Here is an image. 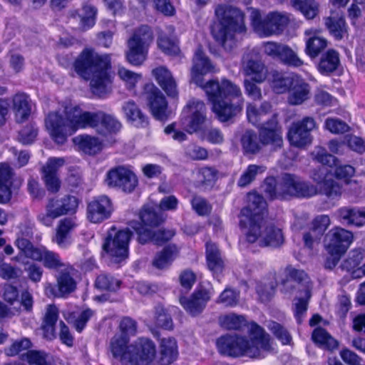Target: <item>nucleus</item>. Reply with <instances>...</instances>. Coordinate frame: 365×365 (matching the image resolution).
<instances>
[{
	"label": "nucleus",
	"instance_id": "1",
	"mask_svg": "<svg viewBox=\"0 0 365 365\" xmlns=\"http://www.w3.org/2000/svg\"><path fill=\"white\" fill-rule=\"evenodd\" d=\"M192 63V80L205 91L218 120L227 122L240 113L245 101L240 86L225 78L203 84L202 76L215 72V66L200 48L196 51Z\"/></svg>",
	"mask_w": 365,
	"mask_h": 365
},
{
	"label": "nucleus",
	"instance_id": "2",
	"mask_svg": "<svg viewBox=\"0 0 365 365\" xmlns=\"http://www.w3.org/2000/svg\"><path fill=\"white\" fill-rule=\"evenodd\" d=\"M63 114L59 111L50 112L45 118V125L52 139L63 144L68 135L79 129L93 128L98 134L106 136L121 128V123L112 115L103 111L89 112L79 106H66Z\"/></svg>",
	"mask_w": 365,
	"mask_h": 365
},
{
	"label": "nucleus",
	"instance_id": "3",
	"mask_svg": "<svg viewBox=\"0 0 365 365\" xmlns=\"http://www.w3.org/2000/svg\"><path fill=\"white\" fill-rule=\"evenodd\" d=\"M266 207L267 202L262 196L250 192L247 205L240 212V226L248 242H257L262 247H278L284 243V235L280 228L266 222Z\"/></svg>",
	"mask_w": 365,
	"mask_h": 365
},
{
	"label": "nucleus",
	"instance_id": "4",
	"mask_svg": "<svg viewBox=\"0 0 365 365\" xmlns=\"http://www.w3.org/2000/svg\"><path fill=\"white\" fill-rule=\"evenodd\" d=\"M137 322L130 317H123L119 324L121 332L110 341V351L114 358L123 364L145 365L155 356V346L147 338H138L128 346L129 337L137 333Z\"/></svg>",
	"mask_w": 365,
	"mask_h": 365
},
{
	"label": "nucleus",
	"instance_id": "5",
	"mask_svg": "<svg viewBox=\"0 0 365 365\" xmlns=\"http://www.w3.org/2000/svg\"><path fill=\"white\" fill-rule=\"evenodd\" d=\"M217 346L221 354L233 357L262 358L272 349L269 335L255 322L248 326V338L226 334L217 339Z\"/></svg>",
	"mask_w": 365,
	"mask_h": 365
},
{
	"label": "nucleus",
	"instance_id": "6",
	"mask_svg": "<svg viewBox=\"0 0 365 365\" xmlns=\"http://www.w3.org/2000/svg\"><path fill=\"white\" fill-rule=\"evenodd\" d=\"M73 67L81 77L90 81L93 94L102 96L109 91L112 83L109 55H101L92 49L86 48L76 59Z\"/></svg>",
	"mask_w": 365,
	"mask_h": 365
},
{
	"label": "nucleus",
	"instance_id": "7",
	"mask_svg": "<svg viewBox=\"0 0 365 365\" xmlns=\"http://www.w3.org/2000/svg\"><path fill=\"white\" fill-rule=\"evenodd\" d=\"M215 13L217 21L211 28V34L223 47L232 48L235 34L245 31L244 14L235 7L223 4L217 5Z\"/></svg>",
	"mask_w": 365,
	"mask_h": 365
},
{
	"label": "nucleus",
	"instance_id": "8",
	"mask_svg": "<svg viewBox=\"0 0 365 365\" xmlns=\"http://www.w3.org/2000/svg\"><path fill=\"white\" fill-rule=\"evenodd\" d=\"M285 279H282L281 291L285 294L291 295L294 289L303 291L304 297H299L294 303V317L297 323H302L307 310V303L311 297L309 279L303 270L297 269L291 266L287 267L283 271Z\"/></svg>",
	"mask_w": 365,
	"mask_h": 365
},
{
	"label": "nucleus",
	"instance_id": "9",
	"mask_svg": "<svg viewBox=\"0 0 365 365\" xmlns=\"http://www.w3.org/2000/svg\"><path fill=\"white\" fill-rule=\"evenodd\" d=\"M153 40L151 29L141 26L133 31L127 41L125 57L133 66H140L147 58L148 48Z\"/></svg>",
	"mask_w": 365,
	"mask_h": 365
},
{
	"label": "nucleus",
	"instance_id": "10",
	"mask_svg": "<svg viewBox=\"0 0 365 365\" xmlns=\"http://www.w3.org/2000/svg\"><path fill=\"white\" fill-rule=\"evenodd\" d=\"M250 21L254 31L260 36L267 37L280 34L289 23V16L278 11L262 16L259 10L251 9Z\"/></svg>",
	"mask_w": 365,
	"mask_h": 365
},
{
	"label": "nucleus",
	"instance_id": "11",
	"mask_svg": "<svg viewBox=\"0 0 365 365\" xmlns=\"http://www.w3.org/2000/svg\"><path fill=\"white\" fill-rule=\"evenodd\" d=\"M354 239L351 232L341 227H334L325 237V247L330 257L325 262V267L332 269L338 263L341 256L349 247Z\"/></svg>",
	"mask_w": 365,
	"mask_h": 365
},
{
	"label": "nucleus",
	"instance_id": "12",
	"mask_svg": "<svg viewBox=\"0 0 365 365\" xmlns=\"http://www.w3.org/2000/svg\"><path fill=\"white\" fill-rule=\"evenodd\" d=\"M298 180V176L289 173H284L277 179L267 178L263 185L264 192L272 200L294 197Z\"/></svg>",
	"mask_w": 365,
	"mask_h": 365
},
{
	"label": "nucleus",
	"instance_id": "13",
	"mask_svg": "<svg viewBox=\"0 0 365 365\" xmlns=\"http://www.w3.org/2000/svg\"><path fill=\"white\" fill-rule=\"evenodd\" d=\"M130 237L131 232L128 229L117 230L115 227H112L108 232L103 248L110 257L115 258V261L120 262L128 257Z\"/></svg>",
	"mask_w": 365,
	"mask_h": 365
},
{
	"label": "nucleus",
	"instance_id": "14",
	"mask_svg": "<svg viewBox=\"0 0 365 365\" xmlns=\"http://www.w3.org/2000/svg\"><path fill=\"white\" fill-rule=\"evenodd\" d=\"M207 120V108L203 101L190 100L182 111L181 122L185 130L193 133L200 130Z\"/></svg>",
	"mask_w": 365,
	"mask_h": 365
},
{
	"label": "nucleus",
	"instance_id": "15",
	"mask_svg": "<svg viewBox=\"0 0 365 365\" xmlns=\"http://www.w3.org/2000/svg\"><path fill=\"white\" fill-rule=\"evenodd\" d=\"M317 128L315 120L309 116L293 123L287 135L290 144L297 148H303L310 144L312 141L310 133Z\"/></svg>",
	"mask_w": 365,
	"mask_h": 365
},
{
	"label": "nucleus",
	"instance_id": "16",
	"mask_svg": "<svg viewBox=\"0 0 365 365\" xmlns=\"http://www.w3.org/2000/svg\"><path fill=\"white\" fill-rule=\"evenodd\" d=\"M242 71L244 76L257 83L264 82L268 76V68L258 57L255 50L245 53L242 58Z\"/></svg>",
	"mask_w": 365,
	"mask_h": 365
},
{
	"label": "nucleus",
	"instance_id": "17",
	"mask_svg": "<svg viewBox=\"0 0 365 365\" xmlns=\"http://www.w3.org/2000/svg\"><path fill=\"white\" fill-rule=\"evenodd\" d=\"M106 180L109 187H118L125 192H133L138 185L134 173L123 166L110 170L107 173Z\"/></svg>",
	"mask_w": 365,
	"mask_h": 365
},
{
	"label": "nucleus",
	"instance_id": "18",
	"mask_svg": "<svg viewBox=\"0 0 365 365\" xmlns=\"http://www.w3.org/2000/svg\"><path fill=\"white\" fill-rule=\"evenodd\" d=\"M145 92L153 115L161 121L167 120L170 112L168 110V102L162 92L153 83L145 86Z\"/></svg>",
	"mask_w": 365,
	"mask_h": 365
},
{
	"label": "nucleus",
	"instance_id": "19",
	"mask_svg": "<svg viewBox=\"0 0 365 365\" xmlns=\"http://www.w3.org/2000/svg\"><path fill=\"white\" fill-rule=\"evenodd\" d=\"M327 168H319L312 171L311 178L319 186V193L329 200H338L341 195V187L338 182L328 178Z\"/></svg>",
	"mask_w": 365,
	"mask_h": 365
},
{
	"label": "nucleus",
	"instance_id": "20",
	"mask_svg": "<svg viewBox=\"0 0 365 365\" xmlns=\"http://www.w3.org/2000/svg\"><path fill=\"white\" fill-rule=\"evenodd\" d=\"M113 211L112 202L106 195L93 198L87 206V218L93 223H100L110 218Z\"/></svg>",
	"mask_w": 365,
	"mask_h": 365
},
{
	"label": "nucleus",
	"instance_id": "21",
	"mask_svg": "<svg viewBox=\"0 0 365 365\" xmlns=\"http://www.w3.org/2000/svg\"><path fill=\"white\" fill-rule=\"evenodd\" d=\"M259 138L263 145H271L274 149L282 146V132L276 118L262 124L259 129Z\"/></svg>",
	"mask_w": 365,
	"mask_h": 365
},
{
	"label": "nucleus",
	"instance_id": "22",
	"mask_svg": "<svg viewBox=\"0 0 365 365\" xmlns=\"http://www.w3.org/2000/svg\"><path fill=\"white\" fill-rule=\"evenodd\" d=\"M210 299V293L205 289H200L190 297H180V303L189 314L195 317L202 312Z\"/></svg>",
	"mask_w": 365,
	"mask_h": 365
},
{
	"label": "nucleus",
	"instance_id": "23",
	"mask_svg": "<svg viewBox=\"0 0 365 365\" xmlns=\"http://www.w3.org/2000/svg\"><path fill=\"white\" fill-rule=\"evenodd\" d=\"M77 207V198L74 196L67 195L61 198L49 199L46 205V211H49L51 215L58 218L68 213L74 212Z\"/></svg>",
	"mask_w": 365,
	"mask_h": 365
},
{
	"label": "nucleus",
	"instance_id": "24",
	"mask_svg": "<svg viewBox=\"0 0 365 365\" xmlns=\"http://www.w3.org/2000/svg\"><path fill=\"white\" fill-rule=\"evenodd\" d=\"M306 36L305 53L314 58L327 46V41L321 35V31L309 29L304 31Z\"/></svg>",
	"mask_w": 365,
	"mask_h": 365
},
{
	"label": "nucleus",
	"instance_id": "25",
	"mask_svg": "<svg viewBox=\"0 0 365 365\" xmlns=\"http://www.w3.org/2000/svg\"><path fill=\"white\" fill-rule=\"evenodd\" d=\"M13 177L14 173L9 165L0 163V204H7L11 200Z\"/></svg>",
	"mask_w": 365,
	"mask_h": 365
},
{
	"label": "nucleus",
	"instance_id": "26",
	"mask_svg": "<svg viewBox=\"0 0 365 365\" xmlns=\"http://www.w3.org/2000/svg\"><path fill=\"white\" fill-rule=\"evenodd\" d=\"M152 75L168 96L171 97L178 96L176 82L167 68L164 66L155 68L152 70Z\"/></svg>",
	"mask_w": 365,
	"mask_h": 365
},
{
	"label": "nucleus",
	"instance_id": "27",
	"mask_svg": "<svg viewBox=\"0 0 365 365\" xmlns=\"http://www.w3.org/2000/svg\"><path fill=\"white\" fill-rule=\"evenodd\" d=\"M289 91L287 101L291 105H301L309 98L310 86L297 76Z\"/></svg>",
	"mask_w": 365,
	"mask_h": 365
},
{
	"label": "nucleus",
	"instance_id": "28",
	"mask_svg": "<svg viewBox=\"0 0 365 365\" xmlns=\"http://www.w3.org/2000/svg\"><path fill=\"white\" fill-rule=\"evenodd\" d=\"M178 255L179 248L175 245H169L155 254L152 264L158 269H168Z\"/></svg>",
	"mask_w": 365,
	"mask_h": 365
},
{
	"label": "nucleus",
	"instance_id": "29",
	"mask_svg": "<svg viewBox=\"0 0 365 365\" xmlns=\"http://www.w3.org/2000/svg\"><path fill=\"white\" fill-rule=\"evenodd\" d=\"M160 361L163 365H170L176 360L178 349L176 340L173 337L163 338L160 340Z\"/></svg>",
	"mask_w": 365,
	"mask_h": 365
},
{
	"label": "nucleus",
	"instance_id": "30",
	"mask_svg": "<svg viewBox=\"0 0 365 365\" xmlns=\"http://www.w3.org/2000/svg\"><path fill=\"white\" fill-rule=\"evenodd\" d=\"M13 110L16 120L22 123L27 120L31 113V101L24 93H19L13 98Z\"/></svg>",
	"mask_w": 365,
	"mask_h": 365
},
{
	"label": "nucleus",
	"instance_id": "31",
	"mask_svg": "<svg viewBox=\"0 0 365 365\" xmlns=\"http://www.w3.org/2000/svg\"><path fill=\"white\" fill-rule=\"evenodd\" d=\"M271 76L270 83L273 91L277 93H284L292 86L297 75H287L277 71H272Z\"/></svg>",
	"mask_w": 365,
	"mask_h": 365
},
{
	"label": "nucleus",
	"instance_id": "32",
	"mask_svg": "<svg viewBox=\"0 0 365 365\" xmlns=\"http://www.w3.org/2000/svg\"><path fill=\"white\" fill-rule=\"evenodd\" d=\"M32 259L42 262L44 267L49 269H56L63 266L59 255L45 247H38V251L33 254Z\"/></svg>",
	"mask_w": 365,
	"mask_h": 365
},
{
	"label": "nucleus",
	"instance_id": "33",
	"mask_svg": "<svg viewBox=\"0 0 365 365\" xmlns=\"http://www.w3.org/2000/svg\"><path fill=\"white\" fill-rule=\"evenodd\" d=\"M206 258L208 268L214 274H217L222 271L224 263L220 250L215 243L207 242Z\"/></svg>",
	"mask_w": 365,
	"mask_h": 365
},
{
	"label": "nucleus",
	"instance_id": "34",
	"mask_svg": "<svg viewBox=\"0 0 365 365\" xmlns=\"http://www.w3.org/2000/svg\"><path fill=\"white\" fill-rule=\"evenodd\" d=\"M337 214L341 220L348 225L361 227L365 224V211L364 210L341 207L337 210Z\"/></svg>",
	"mask_w": 365,
	"mask_h": 365
},
{
	"label": "nucleus",
	"instance_id": "35",
	"mask_svg": "<svg viewBox=\"0 0 365 365\" xmlns=\"http://www.w3.org/2000/svg\"><path fill=\"white\" fill-rule=\"evenodd\" d=\"M339 63V53L333 49H329L322 56L318 70L322 74L327 75L336 71Z\"/></svg>",
	"mask_w": 365,
	"mask_h": 365
},
{
	"label": "nucleus",
	"instance_id": "36",
	"mask_svg": "<svg viewBox=\"0 0 365 365\" xmlns=\"http://www.w3.org/2000/svg\"><path fill=\"white\" fill-rule=\"evenodd\" d=\"M123 110L135 126L145 127L148 125L147 118L142 113L133 101H129L124 103Z\"/></svg>",
	"mask_w": 365,
	"mask_h": 365
},
{
	"label": "nucleus",
	"instance_id": "37",
	"mask_svg": "<svg viewBox=\"0 0 365 365\" xmlns=\"http://www.w3.org/2000/svg\"><path fill=\"white\" fill-rule=\"evenodd\" d=\"M76 223L72 218H64L59 222L56 233L53 239L59 247L66 248L69 243L67 240L68 233L75 227Z\"/></svg>",
	"mask_w": 365,
	"mask_h": 365
},
{
	"label": "nucleus",
	"instance_id": "38",
	"mask_svg": "<svg viewBox=\"0 0 365 365\" xmlns=\"http://www.w3.org/2000/svg\"><path fill=\"white\" fill-rule=\"evenodd\" d=\"M240 143L242 150L246 154H257L261 148L259 136L253 130H246L241 137Z\"/></svg>",
	"mask_w": 365,
	"mask_h": 365
},
{
	"label": "nucleus",
	"instance_id": "39",
	"mask_svg": "<svg viewBox=\"0 0 365 365\" xmlns=\"http://www.w3.org/2000/svg\"><path fill=\"white\" fill-rule=\"evenodd\" d=\"M292 6L307 19H313L319 12V4L314 0H290Z\"/></svg>",
	"mask_w": 365,
	"mask_h": 365
},
{
	"label": "nucleus",
	"instance_id": "40",
	"mask_svg": "<svg viewBox=\"0 0 365 365\" xmlns=\"http://www.w3.org/2000/svg\"><path fill=\"white\" fill-rule=\"evenodd\" d=\"M326 27L336 39H341L347 32L346 25L342 16H329L325 19Z\"/></svg>",
	"mask_w": 365,
	"mask_h": 365
},
{
	"label": "nucleus",
	"instance_id": "41",
	"mask_svg": "<svg viewBox=\"0 0 365 365\" xmlns=\"http://www.w3.org/2000/svg\"><path fill=\"white\" fill-rule=\"evenodd\" d=\"M76 141L80 148L86 153L94 155L102 148V142L96 137L90 135H81L76 138Z\"/></svg>",
	"mask_w": 365,
	"mask_h": 365
},
{
	"label": "nucleus",
	"instance_id": "42",
	"mask_svg": "<svg viewBox=\"0 0 365 365\" xmlns=\"http://www.w3.org/2000/svg\"><path fill=\"white\" fill-rule=\"evenodd\" d=\"M312 337L314 343L324 349H334L338 346L336 340L323 328H316Z\"/></svg>",
	"mask_w": 365,
	"mask_h": 365
},
{
	"label": "nucleus",
	"instance_id": "43",
	"mask_svg": "<svg viewBox=\"0 0 365 365\" xmlns=\"http://www.w3.org/2000/svg\"><path fill=\"white\" fill-rule=\"evenodd\" d=\"M220 326L226 329H241L247 325V320L243 315L230 313L219 318Z\"/></svg>",
	"mask_w": 365,
	"mask_h": 365
},
{
	"label": "nucleus",
	"instance_id": "44",
	"mask_svg": "<svg viewBox=\"0 0 365 365\" xmlns=\"http://www.w3.org/2000/svg\"><path fill=\"white\" fill-rule=\"evenodd\" d=\"M93 315V312L90 309H86L81 312L78 315L75 313L63 314L65 319L70 323H73L76 331L81 332L87 322Z\"/></svg>",
	"mask_w": 365,
	"mask_h": 365
},
{
	"label": "nucleus",
	"instance_id": "45",
	"mask_svg": "<svg viewBox=\"0 0 365 365\" xmlns=\"http://www.w3.org/2000/svg\"><path fill=\"white\" fill-rule=\"evenodd\" d=\"M313 160L321 163L323 165L332 168L336 165V158L329 153L325 148L322 146H316L311 153Z\"/></svg>",
	"mask_w": 365,
	"mask_h": 365
},
{
	"label": "nucleus",
	"instance_id": "46",
	"mask_svg": "<svg viewBox=\"0 0 365 365\" xmlns=\"http://www.w3.org/2000/svg\"><path fill=\"white\" fill-rule=\"evenodd\" d=\"M59 296H64L73 292L76 287V281L67 271L59 273L57 278Z\"/></svg>",
	"mask_w": 365,
	"mask_h": 365
},
{
	"label": "nucleus",
	"instance_id": "47",
	"mask_svg": "<svg viewBox=\"0 0 365 365\" xmlns=\"http://www.w3.org/2000/svg\"><path fill=\"white\" fill-rule=\"evenodd\" d=\"M284 64L291 67H300L304 64L297 53L289 46L284 45L279 59Z\"/></svg>",
	"mask_w": 365,
	"mask_h": 365
},
{
	"label": "nucleus",
	"instance_id": "48",
	"mask_svg": "<svg viewBox=\"0 0 365 365\" xmlns=\"http://www.w3.org/2000/svg\"><path fill=\"white\" fill-rule=\"evenodd\" d=\"M140 218L144 225L158 226L162 221L161 215L155 212L153 206L146 205L140 213Z\"/></svg>",
	"mask_w": 365,
	"mask_h": 365
},
{
	"label": "nucleus",
	"instance_id": "49",
	"mask_svg": "<svg viewBox=\"0 0 365 365\" xmlns=\"http://www.w3.org/2000/svg\"><path fill=\"white\" fill-rule=\"evenodd\" d=\"M120 285V280L107 274H101L96 279V287L102 290L115 292Z\"/></svg>",
	"mask_w": 365,
	"mask_h": 365
},
{
	"label": "nucleus",
	"instance_id": "50",
	"mask_svg": "<svg viewBox=\"0 0 365 365\" xmlns=\"http://www.w3.org/2000/svg\"><path fill=\"white\" fill-rule=\"evenodd\" d=\"M265 169V167L262 165H250L241 175L237 185L242 187L247 186L255 180L259 173L264 172Z\"/></svg>",
	"mask_w": 365,
	"mask_h": 365
},
{
	"label": "nucleus",
	"instance_id": "51",
	"mask_svg": "<svg viewBox=\"0 0 365 365\" xmlns=\"http://www.w3.org/2000/svg\"><path fill=\"white\" fill-rule=\"evenodd\" d=\"M130 227L136 232L138 235V241L141 244H145L149 242H154V232L146 225H142L139 222L133 221L130 222Z\"/></svg>",
	"mask_w": 365,
	"mask_h": 365
},
{
	"label": "nucleus",
	"instance_id": "52",
	"mask_svg": "<svg viewBox=\"0 0 365 365\" xmlns=\"http://www.w3.org/2000/svg\"><path fill=\"white\" fill-rule=\"evenodd\" d=\"M324 128L333 134H342L349 130V126L344 121L336 118H327Z\"/></svg>",
	"mask_w": 365,
	"mask_h": 365
},
{
	"label": "nucleus",
	"instance_id": "53",
	"mask_svg": "<svg viewBox=\"0 0 365 365\" xmlns=\"http://www.w3.org/2000/svg\"><path fill=\"white\" fill-rule=\"evenodd\" d=\"M267 328L282 343V344L286 345L290 344L292 336L289 331L281 324L276 322L271 321L268 322Z\"/></svg>",
	"mask_w": 365,
	"mask_h": 365
},
{
	"label": "nucleus",
	"instance_id": "54",
	"mask_svg": "<svg viewBox=\"0 0 365 365\" xmlns=\"http://www.w3.org/2000/svg\"><path fill=\"white\" fill-rule=\"evenodd\" d=\"M319 193L317 187L309 182L302 181L299 178L297 188L295 192V197H311Z\"/></svg>",
	"mask_w": 365,
	"mask_h": 365
},
{
	"label": "nucleus",
	"instance_id": "55",
	"mask_svg": "<svg viewBox=\"0 0 365 365\" xmlns=\"http://www.w3.org/2000/svg\"><path fill=\"white\" fill-rule=\"evenodd\" d=\"M240 293L231 288H226L219 296L216 302L225 307H235L238 304Z\"/></svg>",
	"mask_w": 365,
	"mask_h": 365
},
{
	"label": "nucleus",
	"instance_id": "56",
	"mask_svg": "<svg viewBox=\"0 0 365 365\" xmlns=\"http://www.w3.org/2000/svg\"><path fill=\"white\" fill-rule=\"evenodd\" d=\"M216 178L217 172L212 168H202L196 173L197 182L202 185H212L215 181Z\"/></svg>",
	"mask_w": 365,
	"mask_h": 365
},
{
	"label": "nucleus",
	"instance_id": "57",
	"mask_svg": "<svg viewBox=\"0 0 365 365\" xmlns=\"http://www.w3.org/2000/svg\"><path fill=\"white\" fill-rule=\"evenodd\" d=\"M118 75L129 89L134 88L136 83L141 79L140 73L131 71L124 67L118 68Z\"/></svg>",
	"mask_w": 365,
	"mask_h": 365
},
{
	"label": "nucleus",
	"instance_id": "58",
	"mask_svg": "<svg viewBox=\"0 0 365 365\" xmlns=\"http://www.w3.org/2000/svg\"><path fill=\"white\" fill-rule=\"evenodd\" d=\"M158 45L165 53L168 55H176L180 51L175 41L165 35H161L158 38Z\"/></svg>",
	"mask_w": 365,
	"mask_h": 365
},
{
	"label": "nucleus",
	"instance_id": "59",
	"mask_svg": "<svg viewBox=\"0 0 365 365\" xmlns=\"http://www.w3.org/2000/svg\"><path fill=\"white\" fill-rule=\"evenodd\" d=\"M83 11L85 15L81 19V25L83 29H88L95 24L97 9L91 5H86Z\"/></svg>",
	"mask_w": 365,
	"mask_h": 365
},
{
	"label": "nucleus",
	"instance_id": "60",
	"mask_svg": "<svg viewBox=\"0 0 365 365\" xmlns=\"http://www.w3.org/2000/svg\"><path fill=\"white\" fill-rule=\"evenodd\" d=\"M330 224V218L327 215H318L312 221V232L317 235H322Z\"/></svg>",
	"mask_w": 365,
	"mask_h": 365
},
{
	"label": "nucleus",
	"instance_id": "61",
	"mask_svg": "<svg viewBox=\"0 0 365 365\" xmlns=\"http://www.w3.org/2000/svg\"><path fill=\"white\" fill-rule=\"evenodd\" d=\"M37 134V128L34 124H29L21 130L19 139L23 144H31L34 141Z\"/></svg>",
	"mask_w": 365,
	"mask_h": 365
},
{
	"label": "nucleus",
	"instance_id": "62",
	"mask_svg": "<svg viewBox=\"0 0 365 365\" xmlns=\"http://www.w3.org/2000/svg\"><path fill=\"white\" fill-rule=\"evenodd\" d=\"M65 164V159L63 158H50L43 168V173L57 175L60 168Z\"/></svg>",
	"mask_w": 365,
	"mask_h": 365
},
{
	"label": "nucleus",
	"instance_id": "63",
	"mask_svg": "<svg viewBox=\"0 0 365 365\" xmlns=\"http://www.w3.org/2000/svg\"><path fill=\"white\" fill-rule=\"evenodd\" d=\"M15 245L22 253L31 259H32L34 252L38 251V247H34L30 242V238L26 237H17Z\"/></svg>",
	"mask_w": 365,
	"mask_h": 365
},
{
	"label": "nucleus",
	"instance_id": "64",
	"mask_svg": "<svg viewBox=\"0 0 365 365\" xmlns=\"http://www.w3.org/2000/svg\"><path fill=\"white\" fill-rule=\"evenodd\" d=\"M257 292L262 302H267L271 299L275 292V285L273 282L268 284L260 283L257 285Z\"/></svg>",
	"mask_w": 365,
	"mask_h": 365
}]
</instances>
